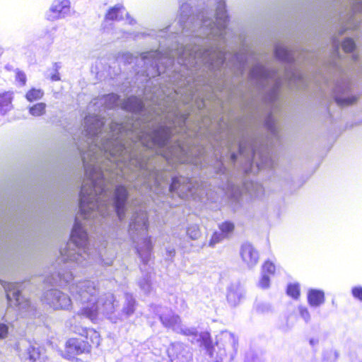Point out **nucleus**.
Wrapping results in <instances>:
<instances>
[{
	"mask_svg": "<svg viewBox=\"0 0 362 362\" xmlns=\"http://www.w3.org/2000/svg\"><path fill=\"white\" fill-rule=\"evenodd\" d=\"M78 295L81 299L86 298L88 296L94 297L95 300L90 305L81 308L76 313L80 317H85L94 322L98 316V300L96 298L97 289L93 283L88 282L83 285L78 291Z\"/></svg>",
	"mask_w": 362,
	"mask_h": 362,
	"instance_id": "nucleus-2",
	"label": "nucleus"
},
{
	"mask_svg": "<svg viewBox=\"0 0 362 362\" xmlns=\"http://www.w3.org/2000/svg\"><path fill=\"white\" fill-rule=\"evenodd\" d=\"M71 240L78 247H85L88 244V235L81 224L76 221L71 233Z\"/></svg>",
	"mask_w": 362,
	"mask_h": 362,
	"instance_id": "nucleus-7",
	"label": "nucleus"
},
{
	"mask_svg": "<svg viewBox=\"0 0 362 362\" xmlns=\"http://www.w3.org/2000/svg\"><path fill=\"white\" fill-rule=\"evenodd\" d=\"M43 95L44 91L41 88H31L26 92L25 98L28 102L32 103L40 100Z\"/></svg>",
	"mask_w": 362,
	"mask_h": 362,
	"instance_id": "nucleus-17",
	"label": "nucleus"
},
{
	"mask_svg": "<svg viewBox=\"0 0 362 362\" xmlns=\"http://www.w3.org/2000/svg\"><path fill=\"white\" fill-rule=\"evenodd\" d=\"M143 227H144V230L146 232L148 230V219H147L146 215L144 216V220H143Z\"/></svg>",
	"mask_w": 362,
	"mask_h": 362,
	"instance_id": "nucleus-36",
	"label": "nucleus"
},
{
	"mask_svg": "<svg viewBox=\"0 0 362 362\" xmlns=\"http://www.w3.org/2000/svg\"><path fill=\"white\" fill-rule=\"evenodd\" d=\"M352 296L360 301H362V286H354L351 289Z\"/></svg>",
	"mask_w": 362,
	"mask_h": 362,
	"instance_id": "nucleus-31",
	"label": "nucleus"
},
{
	"mask_svg": "<svg viewBox=\"0 0 362 362\" xmlns=\"http://www.w3.org/2000/svg\"><path fill=\"white\" fill-rule=\"evenodd\" d=\"M317 340H315V339H313L310 340V343L312 345H314V344H315V343H317Z\"/></svg>",
	"mask_w": 362,
	"mask_h": 362,
	"instance_id": "nucleus-37",
	"label": "nucleus"
},
{
	"mask_svg": "<svg viewBox=\"0 0 362 362\" xmlns=\"http://www.w3.org/2000/svg\"><path fill=\"white\" fill-rule=\"evenodd\" d=\"M231 158H232V160H233V161H235V159H236V156H235V153H233V154L231 155Z\"/></svg>",
	"mask_w": 362,
	"mask_h": 362,
	"instance_id": "nucleus-38",
	"label": "nucleus"
},
{
	"mask_svg": "<svg viewBox=\"0 0 362 362\" xmlns=\"http://www.w3.org/2000/svg\"><path fill=\"white\" fill-rule=\"evenodd\" d=\"M218 228L221 230V233L224 237H226L228 235V234L233 232L235 229V225L230 221H226L218 226Z\"/></svg>",
	"mask_w": 362,
	"mask_h": 362,
	"instance_id": "nucleus-20",
	"label": "nucleus"
},
{
	"mask_svg": "<svg viewBox=\"0 0 362 362\" xmlns=\"http://www.w3.org/2000/svg\"><path fill=\"white\" fill-rule=\"evenodd\" d=\"M269 284H270L269 276L262 274V276L259 281V286L262 288H267L269 286Z\"/></svg>",
	"mask_w": 362,
	"mask_h": 362,
	"instance_id": "nucleus-30",
	"label": "nucleus"
},
{
	"mask_svg": "<svg viewBox=\"0 0 362 362\" xmlns=\"http://www.w3.org/2000/svg\"><path fill=\"white\" fill-rule=\"evenodd\" d=\"M14 93L11 90H6L0 93V113L5 115L13 110V101Z\"/></svg>",
	"mask_w": 362,
	"mask_h": 362,
	"instance_id": "nucleus-9",
	"label": "nucleus"
},
{
	"mask_svg": "<svg viewBox=\"0 0 362 362\" xmlns=\"http://www.w3.org/2000/svg\"><path fill=\"white\" fill-rule=\"evenodd\" d=\"M74 333L76 336L66 341L64 350L61 351V356L65 359L73 361L77 356L90 354L100 344V334L93 328L76 327Z\"/></svg>",
	"mask_w": 362,
	"mask_h": 362,
	"instance_id": "nucleus-1",
	"label": "nucleus"
},
{
	"mask_svg": "<svg viewBox=\"0 0 362 362\" xmlns=\"http://www.w3.org/2000/svg\"><path fill=\"white\" fill-rule=\"evenodd\" d=\"M28 358L31 362H45L46 357L42 354L40 346H30L28 349Z\"/></svg>",
	"mask_w": 362,
	"mask_h": 362,
	"instance_id": "nucleus-14",
	"label": "nucleus"
},
{
	"mask_svg": "<svg viewBox=\"0 0 362 362\" xmlns=\"http://www.w3.org/2000/svg\"><path fill=\"white\" fill-rule=\"evenodd\" d=\"M240 255L243 260L250 267L255 265L258 262V252L250 244L242 246Z\"/></svg>",
	"mask_w": 362,
	"mask_h": 362,
	"instance_id": "nucleus-8",
	"label": "nucleus"
},
{
	"mask_svg": "<svg viewBox=\"0 0 362 362\" xmlns=\"http://www.w3.org/2000/svg\"><path fill=\"white\" fill-rule=\"evenodd\" d=\"M144 247L137 248V253L145 263L148 262L149 256L153 249V245L150 237H147L143 240Z\"/></svg>",
	"mask_w": 362,
	"mask_h": 362,
	"instance_id": "nucleus-13",
	"label": "nucleus"
},
{
	"mask_svg": "<svg viewBox=\"0 0 362 362\" xmlns=\"http://www.w3.org/2000/svg\"><path fill=\"white\" fill-rule=\"evenodd\" d=\"M46 112V104L38 103L29 107V113L34 117L43 115Z\"/></svg>",
	"mask_w": 362,
	"mask_h": 362,
	"instance_id": "nucleus-18",
	"label": "nucleus"
},
{
	"mask_svg": "<svg viewBox=\"0 0 362 362\" xmlns=\"http://www.w3.org/2000/svg\"><path fill=\"white\" fill-rule=\"evenodd\" d=\"M357 100V98L356 97H351L348 98H336V102L339 105H352Z\"/></svg>",
	"mask_w": 362,
	"mask_h": 362,
	"instance_id": "nucleus-27",
	"label": "nucleus"
},
{
	"mask_svg": "<svg viewBox=\"0 0 362 362\" xmlns=\"http://www.w3.org/2000/svg\"><path fill=\"white\" fill-rule=\"evenodd\" d=\"M111 155H112V156H116V155H115V153H111Z\"/></svg>",
	"mask_w": 362,
	"mask_h": 362,
	"instance_id": "nucleus-41",
	"label": "nucleus"
},
{
	"mask_svg": "<svg viewBox=\"0 0 362 362\" xmlns=\"http://www.w3.org/2000/svg\"><path fill=\"white\" fill-rule=\"evenodd\" d=\"M276 272V267L274 264L270 261H265L262 266V274L267 276L274 275Z\"/></svg>",
	"mask_w": 362,
	"mask_h": 362,
	"instance_id": "nucleus-23",
	"label": "nucleus"
},
{
	"mask_svg": "<svg viewBox=\"0 0 362 362\" xmlns=\"http://www.w3.org/2000/svg\"><path fill=\"white\" fill-rule=\"evenodd\" d=\"M123 148V147H122V146H119V149H121V148Z\"/></svg>",
	"mask_w": 362,
	"mask_h": 362,
	"instance_id": "nucleus-42",
	"label": "nucleus"
},
{
	"mask_svg": "<svg viewBox=\"0 0 362 362\" xmlns=\"http://www.w3.org/2000/svg\"><path fill=\"white\" fill-rule=\"evenodd\" d=\"M8 334V327L4 323H0V339H5Z\"/></svg>",
	"mask_w": 362,
	"mask_h": 362,
	"instance_id": "nucleus-32",
	"label": "nucleus"
},
{
	"mask_svg": "<svg viewBox=\"0 0 362 362\" xmlns=\"http://www.w3.org/2000/svg\"><path fill=\"white\" fill-rule=\"evenodd\" d=\"M122 8L123 7L119 5L110 8L105 14V19L109 21H116L121 19L122 17H119V13Z\"/></svg>",
	"mask_w": 362,
	"mask_h": 362,
	"instance_id": "nucleus-19",
	"label": "nucleus"
},
{
	"mask_svg": "<svg viewBox=\"0 0 362 362\" xmlns=\"http://www.w3.org/2000/svg\"><path fill=\"white\" fill-rule=\"evenodd\" d=\"M60 252L62 257V262L63 263H66L69 262H77L78 260V255H76V253L70 252V251L66 247L61 250Z\"/></svg>",
	"mask_w": 362,
	"mask_h": 362,
	"instance_id": "nucleus-21",
	"label": "nucleus"
},
{
	"mask_svg": "<svg viewBox=\"0 0 362 362\" xmlns=\"http://www.w3.org/2000/svg\"><path fill=\"white\" fill-rule=\"evenodd\" d=\"M342 49L345 52H351L355 49V43L351 38H346L343 41Z\"/></svg>",
	"mask_w": 362,
	"mask_h": 362,
	"instance_id": "nucleus-24",
	"label": "nucleus"
},
{
	"mask_svg": "<svg viewBox=\"0 0 362 362\" xmlns=\"http://www.w3.org/2000/svg\"><path fill=\"white\" fill-rule=\"evenodd\" d=\"M86 175H88L89 179L91 180V188L90 192H88L86 185H83L80 192V210L81 214L84 216L85 218H87L86 215L89 213L88 209L93 210L95 207L99 209V206L97 204L98 200L93 196V191H96L98 185V180H95L91 171L88 172V170H86Z\"/></svg>",
	"mask_w": 362,
	"mask_h": 362,
	"instance_id": "nucleus-3",
	"label": "nucleus"
},
{
	"mask_svg": "<svg viewBox=\"0 0 362 362\" xmlns=\"http://www.w3.org/2000/svg\"><path fill=\"white\" fill-rule=\"evenodd\" d=\"M142 107L141 102L136 97L127 98L123 103V108L131 112H136Z\"/></svg>",
	"mask_w": 362,
	"mask_h": 362,
	"instance_id": "nucleus-16",
	"label": "nucleus"
},
{
	"mask_svg": "<svg viewBox=\"0 0 362 362\" xmlns=\"http://www.w3.org/2000/svg\"><path fill=\"white\" fill-rule=\"evenodd\" d=\"M70 1L69 0H55L47 14V19L49 21L64 18L69 12Z\"/></svg>",
	"mask_w": 362,
	"mask_h": 362,
	"instance_id": "nucleus-4",
	"label": "nucleus"
},
{
	"mask_svg": "<svg viewBox=\"0 0 362 362\" xmlns=\"http://www.w3.org/2000/svg\"><path fill=\"white\" fill-rule=\"evenodd\" d=\"M54 309L65 310L71 306V300L70 297L62 292H55L52 301Z\"/></svg>",
	"mask_w": 362,
	"mask_h": 362,
	"instance_id": "nucleus-10",
	"label": "nucleus"
},
{
	"mask_svg": "<svg viewBox=\"0 0 362 362\" xmlns=\"http://www.w3.org/2000/svg\"><path fill=\"white\" fill-rule=\"evenodd\" d=\"M103 179V177H101V179L98 181V183H100L101 180Z\"/></svg>",
	"mask_w": 362,
	"mask_h": 362,
	"instance_id": "nucleus-40",
	"label": "nucleus"
},
{
	"mask_svg": "<svg viewBox=\"0 0 362 362\" xmlns=\"http://www.w3.org/2000/svg\"><path fill=\"white\" fill-rule=\"evenodd\" d=\"M16 80L21 86H25L27 81L25 74L21 71H18L16 74Z\"/></svg>",
	"mask_w": 362,
	"mask_h": 362,
	"instance_id": "nucleus-29",
	"label": "nucleus"
},
{
	"mask_svg": "<svg viewBox=\"0 0 362 362\" xmlns=\"http://www.w3.org/2000/svg\"><path fill=\"white\" fill-rule=\"evenodd\" d=\"M226 298L231 306H236L244 298V295L240 288L231 287L227 291Z\"/></svg>",
	"mask_w": 362,
	"mask_h": 362,
	"instance_id": "nucleus-12",
	"label": "nucleus"
},
{
	"mask_svg": "<svg viewBox=\"0 0 362 362\" xmlns=\"http://www.w3.org/2000/svg\"><path fill=\"white\" fill-rule=\"evenodd\" d=\"M180 333L185 336L197 337V335H198V333L196 330H191V329H183V330H181Z\"/></svg>",
	"mask_w": 362,
	"mask_h": 362,
	"instance_id": "nucleus-34",
	"label": "nucleus"
},
{
	"mask_svg": "<svg viewBox=\"0 0 362 362\" xmlns=\"http://www.w3.org/2000/svg\"><path fill=\"white\" fill-rule=\"evenodd\" d=\"M178 178L177 177H173V180H172V183L170 186V191H174L175 189H177V185L178 184Z\"/></svg>",
	"mask_w": 362,
	"mask_h": 362,
	"instance_id": "nucleus-35",
	"label": "nucleus"
},
{
	"mask_svg": "<svg viewBox=\"0 0 362 362\" xmlns=\"http://www.w3.org/2000/svg\"><path fill=\"white\" fill-rule=\"evenodd\" d=\"M128 193L123 186H118L115 192L114 204L115 211L120 220L124 216V206L127 199Z\"/></svg>",
	"mask_w": 362,
	"mask_h": 362,
	"instance_id": "nucleus-5",
	"label": "nucleus"
},
{
	"mask_svg": "<svg viewBox=\"0 0 362 362\" xmlns=\"http://www.w3.org/2000/svg\"><path fill=\"white\" fill-rule=\"evenodd\" d=\"M6 297H7V298H8V300H11L9 293H7V294H6Z\"/></svg>",
	"mask_w": 362,
	"mask_h": 362,
	"instance_id": "nucleus-39",
	"label": "nucleus"
},
{
	"mask_svg": "<svg viewBox=\"0 0 362 362\" xmlns=\"http://www.w3.org/2000/svg\"><path fill=\"white\" fill-rule=\"evenodd\" d=\"M224 236L221 233L216 231L213 233L209 240V245L214 246L215 244L221 242Z\"/></svg>",
	"mask_w": 362,
	"mask_h": 362,
	"instance_id": "nucleus-25",
	"label": "nucleus"
},
{
	"mask_svg": "<svg viewBox=\"0 0 362 362\" xmlns=\"http://www.w3.org/2000/svg\"><path fill=\"white\" fill-rule=\"evenodd\" d=\"M199 337L197 339V341L199 343L200 346H203L208 351H213L214 344L211 337V335L209 332H202L197 335Z\"/></svg>",
	"mask_w": 362,
	"mask_h": 362,
	"instance_id": "nucleus-15",
	"label": "nucleus"
},
{
	"mask_svg": "<svg viewBox=\"0 0 362 362\" xmlns=\"http://www.w3.org/2000/svg\"><path fill=\"white\" fill-rule=\"evenodd\" d=\"M151 138V143L148 144V142H145L144 136L140 137V140L142 144L149 148H151L152 146L158 145V146H164L165 142L169 139V129L168 128H160L152 132V134L148 135Z\"/></svg>",
	"mask_w": 362,
	"mask_h": 362,
	"instance_id": "nucleus-6",
	"label": "nucleus"
},
{
	"mask_svg": "<svg viewBox=\"0 0 362 362\" xmlns=\"http://www.w3.org/2000/svg\"><path fill=\"white\" fill-rule=\"evenodd\" d=\"M307 298L310 305L320 306L325 302V293L321 290L310 289L308 291Z\"/></svg>",
	"mask_w": 362,
	"mask_h": 362,
	"instance_id": "nucleus-11",
	"label": "nucleus"
},
{
	"mask_svg": "<svg viewBox=\"0 0 362 362\" xmlns=\"http://www.w3.org/2000/svg\"><path fill=\"white\" fill-rule=\"evenodd\" d=\"M298 310H299V313H300V316L305 321H308L310 319V313H309L308 308L305 306H300Z\"/></svg>",
	"mask_w": 362,
	"mask_h": 362,
	"instance_id": "nucleus-33",
	"label": "nucleus"
},
{
	"mask_svg": "<svg viewBox=\"0 0 362 362\" xmlns=\"http://www.w3.org/2000/svg\"><path fill=\"white\" fill-rule=\"evenodd\" d=\"M135 310V301L129 300L126 306L123 308V313L127 315H131L134 313Z\"/></svg>",
	"mask_w": 362,
	"mask_h": 362,
	"instance_id": "nucleus-26",
	"label": "nucleus"
},
{
	"mask_svg": "<svg viewBox=\"0 0 362 362\" xmlns=\"http://www.w3.org/2000/svg\"><path fill=\"white\" fill-rule=\"evenodd\" d=\"M286 293L293 299H298L300 295V289L298 284H290L287 286Z\"/></svg>",
	"mask_w": 362,
	"mask_h": 362,
	"instance_id": "nucleus-22",
	"label": "nucleus"
},
{
	"mask_svg": "<svg viewBox=\"0 0 362 362\" xmlns=\"http://www.w3.org/2000/svg\"><path fill=\"white\" fill-rule=\"evenodd\" d=\"M274 52L276 57L280 59H285L287 55V50L281 46H276Z\"/></svg>",
	"mask_w": 362,
	"mask_h": 362,
	"instance_id": "nucleus-28",
	"label": "nucleus"
}]
</instances>
